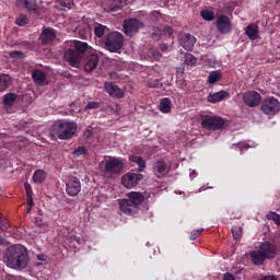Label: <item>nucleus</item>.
<instances>
[{
    "instance_id": "nucleus-1",
    "label": "nucleus",
    "mask_w": 280,
    "mask_h": 280,
    "mask_svg": "<svg viewBox=\"0 0 280 280\" xmlns=\"http://www.w3.org/2000/svg\"><path fill=\"white\" fill-rule=\"evenodd\" d=\"M2 261L8 268H12V270L27 268V264H30L27 247L21 244L10 245L3 253Z\"/></svg>"
},
{
    "instance_id": "nucleus-2",
    "label": "nucleus",
    "mask_w": 280,
    "mask_h": 280,
    "mask_svg": "<svg viewBox=\"0 0 280 280\" xmlns=\"http://www.w3.org/2000/svg\"><path fill=\"white\" fill-rule=\"evenodd\" d=\"M91 47L86 42H74V48H69L65 50L63 58L70 67L74 69H80V65L82 63V58L90 54Z\"/></svg>"
},
{
    "instance_id": "nucleus-3",
    "label": "nucleus",
    "mask_w": 280,
    "mask_h": 280,
    "mask_svg": "<svg viewBox=\"0 0 280 280\" xmlns=\"http://www.w3.org/2000/svg\"><path fill=\"white\" fill-rule=\"evenodd\" d=\"M77 131L78 125L75 122L57 120L50 128V137L52 139H60L61 141H67V139H71Z\"/></svg>"
},
{
    "instance_id": "nucleus-4",
    "label": "nucleus",
    "mask_w": 280,
    "mask_h": 280,
    "mask_svg": "<svg viewBox=\"0 0 280 280\" xmlns=\"http://www.w3.org/2000/svg\"><path fill=\"white\" fill-rule=\"evenodd\" d=\"M105 47L108 51L117 52L124 47V35L119 32L108 33L105 37Z\"/></svg>"
},
{
    "instance_id": "nucleus-5",
    "label": "nucleus",
    "mask_w": 280,
    "mask_h": 280,
    "mask_svg": "<svg viewBox=\"0 0 280 280\" xmlns=\"http://www.w3.org/2000/svg\"><path fill=\"white\" fill-rule=\"evenodd\" d=\"M226 124L220 116H201V126L205 130H222Z\"/></svg>"
},
{
    "instance_id": "nucleus-6",
    "label": "nucleus",
    "mask_w": 280,
    "mask_h": 280,
    "mask_svg": "<svg viewBox=\"0 0 280 280\" xmlns=\"http://www.w3.org/2000/svg\"><path fill=\"white\" fill-rule=\"evenodd\" d=\"M260 110L269 117H275L280 112V103L277 98L268 96L262 101Z\"/></svg>"
},
{
    "instance_id": "nucleus-7",
    "label": "nucleus",
    "mask_w": 280,
    "mask_h": 280,
    "mask_svg": "<svg viewBox=\"0 0 280 280\" xmlns=\"http://www.w3.org/2000/svg\"><path fill=\"white\" fill-rule=\"evenodd\" d=\"M82 191V183L80 178L75 176H71L66 182V194H68L71 198H75Z\"/></svg>"
},
{
    "instance_id": "nucleus-8",
    "label": "nucleus",
    "mask_w": 280,
    "mask_h": 280,
    "mask_svg": "<svg viewBox=\"0 0 280 280\" xmlns=\"http://www.w3.org/2000/svg\"><path fill=\"white\" fill-rule=\"evenodd\" d=\"M122 27L127 36H135L141 27H144V24L139 19H129L124 21Z\"/></svg>"
},
{
    "instance_id": "nucleus-9",
    "label": "nucleus",
    "mask_w": 280,
    "mask_h": 280,
    "mask_svg": "<svg viewBox=\"0 0 280 280\" xmlns=\"http://www.w3.org/2000/svg\"><path fill=\"white\" fill-rule=\"evenodd\" d=\"M143 180V174L141 173H127L121 177V185L126 187V189H132V187H137L139 182Z\"/></svg>"
},
{
    "instance_id": "nucleus-10",
    "label": "nucleus",
    "mask_w": 280,
    "mask_h": 280,
    "mask_svg": "<svg viewBox=\"0 0 280 280\" xmlns=\"http://www.w3.org/2000/svg\"><path fill=\"white\" fill-rule=\"evenodd\" d=\"M104 170L105 174L118 175L121 174V172H124V163L119 158H113L105 163Z\"/></svg>"
},
{
    "instance_id": "nucleus-11",
    "label": "nucleus",
    "mask_w": 280,
    "mask_h": 280,
    "mask_svg": "<svg viewBox=\"0 0 280 280\" xmlns=\"http://www.w3.org/2000/svg\"><path fill=\"white\" fill-rule=\"evenodd\" d=\"M243 102L245 106L255 108L261 104V94L256 91H247L243 94Z\"/></svg>"
},
{
    "instance_id": "nucleus-12",
    "label": "nucleus",
    "mask_w": 280,
    "mask_h": 280,
    "mask_svg": "<svg viewBox=\"0 0 280 280\" xmlns=\"http://www.w3.org/2000/svg\"><path fill=\"white\" fill-rule=\"evenodd\" d=\"M170 165H167V162H165L163 159L154 162L152 166V172L156 178H163V176H167V174H170Z\"/></svg>"
},
{
    "instance_id": "nucleus-13",
    "label": "nucleus",
    "mask_w": 280,
    "mask_h": 280,
    "mask_svg": "<svg viewBox=\"0 0 280 280\" xmlns=\"http://www.w3.org/2000/svg\"><path fill=\"white\" fill-rule=\"evenodd\" d=\"M15 5L27 10V12H33V14H40V8H38V1L36 0H16Z\"/></svg>"
},
{
    "instance_id": "nucleus-14",
    "label": "nucleus",
    "mask_w": 280,
    "mask_h": 280,
    "mask_svg": "<svg viewBox=\"0 0 280 280\" xmlns=\"http://www.w3.org/2000/svg\"><path fill=\"white\" fill-rule=\"evenodd\" d=\"M86 58L84 60V71L86 73H91L94 69H97V65H100V56L95 52H85Z\"/></svg>"
},
{
    "instance_id": "nucleus-15",
    "label": "nucleus",
    "mask_w": 280,
    "mask_h": 280,
    "mask_svg": "<svg viewBox=\"0 0 280 280\" xmlns=\"http://www.w3.org/2000/svg\"><path fill=\"white\" fill-rule=\"evenodd\" d=\"M258 249L261 252L266 259H275L277 257V245L271 242H264L259 245Z\"/></svg>"
},
{
    "instance_id": "nucleus-16",
    "label": "nucleus",
    "mask_w": 280,
    "mask_h": 280,
    "mask_svg": "<svg viewBox=\"0 0 280 280\" xmlns=\"http://www.w3.org/2000/svg\"><path fill=\"white\" fill-rule=\"evenodd\" d=\"M178 39L180 47L186 49V51H191L194 49V45H196V37L189 33L179 34Z\"/></svg>"
},
{
    "instance_id": "nucleus-17",
    "label": "nucleus",
    "mask_w": 280,
    "mask_h": 280,
    "mask_svg": "<svg viewBox=\"0 0 280 280\" xmlns=\"http://www.w3.org/2000/svg\"><path fill=\"white\" fill-rule=\"evenodd\" d=\"M233 28L231 20L226 15H220L217 19V30L220 34H229Z\"/></svg>"
},
{
    "instance_id": "nucleus-18",
    "label": "nucleus",
    "mask_w": 280,
    "mask_h": 280,
    "mask_svg": "<svg viewBox=\"0 0 280 280\" xmlns=\"http://www.w3.org/2000/svg\"><path fill=\"white\" fill-rule=\"evenodd\" d=\"M105 91L110 97H115L116 100H121V97H124V90L113 82H105Z\"/></svg>"
},
{
    "instance_id": "nucleus-19",
    "label": "nucleus",
    "mask_w": 280,
    "mask_h": 280,
    "mask_svg": "<svg viewBox=\"0 0 280 280\" xmlns=\"http://www.w3.org/2000/svg\"><path fill=\"white\" fill-rule=\"evenodd\" d=\"M118 207L121 213H125V215H136L138 211L137 208L128 199H121L118 202Z\"/></svg>"
},
{
    "instance_id": "nucleus-20",
    "label": "nucleus",
    "mask_w": 280,
    "mask_h": 280,
    "mask_svg": "<svg viewBox=\"0 0 280 280\" xmlns=\"http://www.w3.org/2000/svg\"><path fill=\"white\" fill-rule=\"evenodd\" d=\"M42 45H51L56 40V31L54 28H44L39 36Z\"/></svg>"
},
{
    "instance_id": "nucleus-21",
    "label": "nucleus",
    "mask_w": 280,
    "mask_h": 280,
    "mask_svg": "<svg viewBox=\"0 0 280 280\" xmlns=\"http://www.w3.org/2000/svg\"><path fill=\"white\" fill-rule=\"evenodd\" d=\"M127 198V200H129L137 210L139 209L140 205H143L145 200V196H143V194L139 191L128 192Z\"/></svg>"
},
{
    "instance_id": "nucleus-22",
    "label": "nucleus",
    "mask_w": 280,
    "mask_h": 280,
    "mask_svg": "<svg viewBox=\"0 0 280 280\" xmlns=\"http://www.w3.org/2000/svg\"><path fill=\"white\" fill-rule=\"evenodd\" d=\"M250 261L254 266H264L266 259L259 249L249 253Z\"/></svg>"
},
{
    "instance_id": "nucleus-23",
    "label": "nucleus",
    "mask_w": 280,
    "mask_h": 280,
    "mask_svg": "<svg viewBox=\"0 0 280 280\" xmlns=\"http://www.w3.org/2000/svg\"><path fill=\"white\" fill-rule=\"evenodd\" d=\"M226 97H229V92L221 90L217 93L209 94L208 102L210 104H218V102H222L223 100H226Z\"/></svg>"
},
{
    "instance_id": "nucleus-24",
    "label": "nucleus",
    "mask_w": 280,
    "mask_h": 280,
    "mask_svg": "<svg viewBox=\"0 0 280 280\" xmlns=\"http://www.w3.org/2000/svg\"><path fill=\"white\" fill-rule=\"evenodd\" d=\"M245 34L249 40H257L259 38V26L255 24H249L245 28Z\"/></svg>"
},
{
    "instance_id": "nucleus-25",
    "label": "nucleus",
    "mask_w": 280,
    "mask_h": 280,
    "mask_svg": "<svg viewBox=\"0 0 280 280\" xmlns=\"http://www.w3.org/2000/svg\"><path fill=\"white\" fill-rule=\"evenodd\" d=\"M32 79L35 84H43L47 80V74L43 70H34L32 72Z\"/></svg>"
},
{
    "instance_id": "nucleus-26",
    "label": "nucleus",
    "mask_w": 280,
    "mask_h": 280,
    "mask_svg": "<svg viewBox=\"0 0 280 280\" xmlns=\"http://www.w3.org/2000/svg\"><path fill=\"white\" fill-rule=\"evenodd\" d=\"M160 110L164 114L172 113V100L168 97L162 98L160 102Z\"/></svg>"
},
{
    "instance_id": "nucleus-27",
    "label": "nucleus",
    "mask_w": 280,
    "mask_h": 280,
    "mask_svg": "<svg viewBox=\"0 0 280 280\" xmlns=\"http://www.w3.org/2000/svg\"><path fill=\"white\" fill-rule=\"evenodd\" d=\"M129 161L131 163H136V165H138L139 172H143V170H145V160H143L142 156H140V155H130Z\"/></svg>"
},
{
    "instance_id": "nucleus-28",
    "label": "nucleus",
    "mask_w": 280,
    "mask_h": 280,
    "mask_svg": "<svg viewBox=\"0 0 280 280\" xmlns=\"http://www.w3.org/2000/svg\"><path fill=\"white\" fill-rule=\"evenodd\" d=\"M91 32H93V30L89 24L79 27V36L80 38H83V40L91 38Z\"/></svg>"
},
{
    "instance_id": "nucleus-29",
    "label": "nucleus",
    "mask_w": 280,
    "mask_h": 280,
    "mask_svg": "<svg viewBox=\"0 0 280 280\" xmlns=\"http://www.w3.org/2000/svg\"><path fill=\"white\" fill-rule=\"evenodd\" d=\"M45 178H47V173L43 170H37L33 174V183L40 185V183H45Z\"/></svg>"
},
{
    "instance_id": "nucleus-30",
    "label": "nucleus",
    "mask_w": 280,
    "mask_h": 280,
    "mask_svg": "<svg viewBox=\"0 0 280 280\" xmlns=\"http://www.w3.org/2000/svg\"><path fill=\"white\" fill-rule=\"evenodd\" d=\"M19 95L14 93H8L3 96V104L4 106H13V104L16 102V98Z\"/></svg>"
},
{
    "instance_id": "nucleus-31",
    "label": "nucleus",
    "mask_w": 280,
    "mask_h": 280,
    "mask_svg": "<svg viewBox=\"0 0 280 280\" xmlns=\"http://www.w3.org/2000/svg\"><path fill=\"white\" fill-rule=\"evenodd\" d=\"M220 80H222V72L215 70L212 71L209 75H208V82L209 84H215V82H220Z\"/></svg>"
},
{
    "instance_id": "nucleus-32",
    "label": "nucleus",
    "mask_w": 280,
    "mask_h": 280,
    "mask_svg": "<svg viewBox=\"0 0 280 280\" xmlns=\"http://www.w3.org/2000/svg\"><path fill=\"white\" fill-rule=\"evenodd\" d=\"M10 81H11L10 75L8 74L0 75V92L5 91V89L10 86Z\"/></svg>"
},
{
    "instance_id": "nucleus-33",
    "label": "nucleus",
    "mask_w": 280,
    "mask_h": 280,
    "mask_svg": "<svg viewBox=\"0 0 280 280\" xmlns=\"http://www.w3.org/2000/svg\"><path fill=\"white\" fill-rule=\"evenodd\" d=\"M201 18L203 21H214L215 20V13L213 11L206 9L200 12Z\"/></svg>"
},
{
    "instance_id": "nucleus-34",
    "label": "nucleus",
    "mask_w": 280,
    "mask_h": 280,
    "mask_svg": "<svg viewBox=\"0 0 280 280\" xmlns=\"http://www.w3.org/2000/svg\"><path fill=\"white\" fill-rule=\"evenodd\" d=\"M124 5H126V0H112L110 10L116 12V10H120Z\"/></svg>"
},
{
    "instance_id": "nucleus-35",
    "label": "nucleus",
    "mask_w": 280,
    "mask_h": 280,
    "mask_svg": "<svg viewBox=\"0 0 280 280\" xmlns=\"http://www.w3.org/2000/svg\"><path fill=\"white\" fill-rule=\"evenodd\" d=\"M10 226V221H8V218H5L3 213H0V231H8Z\"/></svg>"
},
{
    "instance_id": "nucleus-36",
    "label": "nucleus",
    "mask_w": 280,
    "mask_h": 280,
    "mask_svg": "<svg viewBox=\"0 0 280 280\" xmlns=\"http://www.w3.org/2000/svg\"><path fill=\"white\" fill-rule=\"evenodd\" d=\"M24 189H25V192H26V200H28L30 202H32L33 197L34 196V190L32 189V185H30V183H24Z\"/></svg>"
},
{
    "instance_id": "nucleus-37",
    "label": "nucleus",
    "mask_w": 280,
    "mask_h": 280,
    "mask_svg": "<svg viewBox=\"0 0 280 280\" xmlns=\"http://www.w3.org/2000/svg\"><path fill=\"white\" fill-rule=\"evenodd\" d=\"M198 62V59L191 55V54H186L185 55V65H187L188 67H194V65H196Z\"/></svg>"
},
{
    "instance_id": "nucleus-38",
    "label": "nucleus",
    "mask_w": 280,
    "mask_h": 280,
    "mask_svg": "<svg viewBox=\"0 0 280 280\" xmlns=\"http://www.w3.org/2000/svg\"><path fill=\"white\" fill-rule=\"evenodd\" d=\"M104 32H106V26L102 24H96L94 27V34L97 36V38H102L104 36Z\"/></svg>"
},
{
    "instance_id": "nucleus-39",
    "label": "nucleus",
    "mask_w": 280,
    "mask_h": 280,
    "mask_svg": "<svg viewBox=\"0 0 280 280\" xmlns=\"http://www.w3.org/2000/svg\"><path fill=\"white\" fill-rule=\"evenodd\" d=\"M15 23H16L20 27H23V26L27 25V23H30V20L27 19V15L20 14V15L16 18Z\"/></svg>"
},
{
    "instance_id": "nucleus-40",
    "label": "nucleus",
    "mask_w": 280,
    "mask_h": 280,
    "mask_svg": "<svg viewBox=\"0 0 280 280\" xmlns=\"http://www.w3.org/2000/svg\"><path fill=\"white\" fill-rule=\"evenodd\" d=\"M266 218L267 220H272L275 224L280 226V214H278L277 212H269L267 213Z\"/></svg>"
},
{
    "instance_id": "nucleus-41",
    "label": "nucleus",
    "mask_w": 280,
    "mask_h": 280,
    "mask_svg": "<svg viewBox=\"0 0 280 280\" xmlns=\"http://www.w3.org/2000/svg\"><path fill=\"white\" fill-rule=\"evenodd\" d=\"M59 3L60 10H71V1L67 0H56Z\"/></svg>"
},
{
    "instance_id": "nucleus-42",
    "label": "nucleus",
    "mask_w": 280,
    "mask_h": 280,
    "mask_svg": "<svg viewBox=\"0 0 280 280\" xmlns=\"http://www.w3.org/2000/svg\"><path fill=\"white\" fill-rule=\"evenodd\" d=\"M10 58H18V60H22V58H25V54L21 50H13L9 52Z\"/></svg>"
},
{
    "instance_id": "nucleus-43",
    "label": "nucleus",
    "mask_w": 280,
    "mask_h": 280,
    "mask_svg": "<svg viewBox=\"0 0 280 280\" xmlns=\"http://www.w3.org/2000/svg\"><path fill=\"white\" fill-rule=\"evenodd\" d=\"M86 153V147H78L74 151H73V156L74 159H78L79 156H82Z\"/></svg>"
},
{
    "instance_id": "nucleus-44",
    "label": "nucleus",
    "mask_w": 280,
    "mask_h": 280,
    "mask_svg": "<svg viewBox=\"0 0 280 280\" xmlns=\"http://www.w3.org/2000/svg\"><path fill=\"white\" fill-rule=\"evenodd\" d=\"M243 230L242 228L233 226L232 235L234 240H240L242 237Z\"/></svg>"
},
{
    "instance_id": "nucleus-45",
    "label": "nucleus",
    "mask_w": 280,
    "mask_h": 280,
    "mask_svg": "<svg viewBox=\"0 0 280 280\" xmlns=\"http://www.w3.org/2000/svg\"><path fill=\"white\" fill-rule=\"evenodd\" d=\"M97 108H100V102H95V101L89 102L85 106V110H95Z\"/></svg>"
},
{
    "instance_id": "nucleus-46",
    "label": "nucleus",
    "mask_w": 280,
    "mask_h": 280,
    "mask_svg": "<svg viewBox=\"0 0 280 280\" xmlns=\"http://www.w3.org/2000/svg\"><path fill=\"white\" fill-rule=\"evenodd\" d=\"M149 86H150V89H160L161 81H159V79H155L153 81H149Z\"/></svg>"
},
{
    "instance_id": "nucleus-47",
    "label": "nucleus",
    "mask_w": 280,
    "mask_h": 280,
    "mask_svg": "<svg viewBox=\"0 0 280 280\" xmlns=\"http://www.w3.org/2000/svg\"><path fill=\"white\" fill-rule=\"evenodd\" d=\"M202 229L201 230H194L190 234V240H198V237H200V233H202Z\"/></svg>"
},
{
    "instance_id": "nucleus-48",
    "label": "nucleus",
    "mask_w": 280,
    "mask_h": 280,
    "mask_svg": "<svg viewBox=\"0 0 280 280\" xmlns=\"http://www.w3.org/2000/svg\"><path fill=\"white\" fill-rule=\"evenodd\" d=\"M163 32L166 36H172L174 34V28H172V26H165Z\"/></svg>"
},
{
    "instance_id": "nucleus-49",
    "label": "nucleus",
    "mask_w": 280,
    "mask_h": 280,
    "mask_svg": "<svg viewBox=\"0 0 280 280\" xmlns=\"http://www.w3.org/2000/svg\"><path fill=\"white\" fill-rule=\"evenodd\" d=\"M222 280H235V276L231 272H226V273L223 275Z\"/></svg>"
},
{
    "instance_id": "nucleus-50",
    "label": "nucleus",
    "mask_w": 280,
    "mask_h": 280,
    "mask_svg": "<svg viewBox=\"0 0 280 280\" xmlns=\"http://www.w3.org/2000/svg\"><path fill=\"white\" fill-rule=\"evenodd\" d=\"M27 206H26V212L30 213L32 211V208L34 207V200H26Z\"/></svg>"
},
{
    "instance_id": "nucleus-51",
    "label": "nucleus",
    "mask_w": 280,
    "mask_h": 280,
    "mask_svg": "<svg viewBox=\"0 0 280 280\" xmlns=\"http://www.w3.org/2000/svg\"><path fill=\"white\" fill-rule=\"evenodd\" d=\"M37 259H38V261H47V255L39 254V255H37Z\"/></svg>"
},
{
    "instance_id": "nucleus-52",
    "label": "nucleus",
    "mask_w": 280,
    "mask_h": 280,
    "mask_svg": "<svg viewBox=\"0 0 280 280\" xmlns=\"http://www.w3.org/2000/svg\"><path fill=\"white\" fill-rule=\"evenodd\" d=\"M260 280H277V276H264Z\"/></svg>"
},
{
    "instance_id": "nucleus-53",
    "label": "nucleus",
    "mask_w": 280,
    "mask_h": 280,
    "mask_svg": "<svg viewBox=\"0 0 280 280\" xmlns=\"http://www.w3.org/2000/svg\"><path fill=\"white\" fill-rule=\"evenodd\" d=\"M154 32H155V36H158V38H161V28L155 27Z\"/></svg>"
},
{
    "instance_id": "nucleus-54",
    "label": "nucleus",
    "mask_w": 280,
    "mask_h": 280,
    "mask_svg": "<svg viewBox=\"0 0 280 280\" xmlns=\"http://www.w3.org/2000/svg\"><path fill=\"white\" fill-rule=\"evenodd\" d=\"M84 137H93V130H86L85 132H84Z\"/></svg>"
},
{
    "instance_id": "nucleus-55",
    "label": "nucleus",
    "mask_w": 280,
    "mask_h": 280,
    "mask_svg": "<svg viewBox=\"0 0 280 280\" xmlns=\"http://www.w3.org/2000/svg\"><path fill=\"white\" fill-rule=\"evenodd\" d=\"M160 49H161V51H167V45L166 44H161Z\"/></svg>"
},
{
    "instance_id": "nucleus-56",
    "label": "nucleus",
    "mask_w": 280,
    "mask_h": 280,
    "mask_svg": "<svg viewBox=\"0 0 280 280\" xmlns=\"http://www.w3.org/2000/svg\"><path fill=\"white\" fill-rule=\"evenodd\" d=\"M8 280H23V278L16 277V276H11V277H9Z\"/></svg>"
},
{
    "instance_id": "nucleus-57",
    "label": "nucleus",
    "mask_w": 280,
    "mask_h": 280,
    "mask_svg": "<svg viewBox=\"0 0 280 280\" xmlns=\"http://www.w3.org/2000/svg\"><path fill=\"white\" fill-rule=\"evenodd\" d=\"M153 56H154V58H156V60L161 59V52H159V51H155L153 54Z\"/></svg>"
},
{
    "instance_id": "nucleus-58",
    "label": "nucleus",
    "mask_w": 280,
    "mask_h": 280,
    "mask_svg": "<svg viewBox=\"0 0 280 280\" xmlns=\"http://www.w3.org/2000/svg\"><path fill=\"white\" fill-rule=\"evenodd\" d=\"M8 244V241L5 238H0V245L5 246Z\"/></svg>"
},
{
    "instance_id": "nucleus-59",
    "label": "nucleus",
    "mask_w": 280,
    "mask_h": 280,
    "mask_svg": "<svg viewBox=\"0 0 280 280\" xmlns=\"http://www.w3.org/2000/svg\"><path fill=\"white\" fill-rule=\"evenodd\" d=\"M191 176L196 177V171H192V172L190 173V177H191Z\"/></svg>"
}]
</instances>
